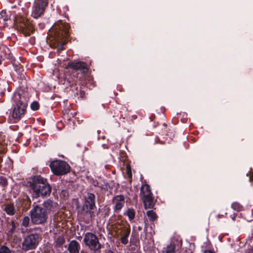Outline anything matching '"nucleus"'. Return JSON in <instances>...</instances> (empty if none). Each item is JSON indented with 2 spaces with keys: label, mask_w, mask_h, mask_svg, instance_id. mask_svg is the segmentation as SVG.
Returning a JSON list of instances; mask_svg holds the SVG:
<instances>
[{
  "label": "nucleus",
  "mask_w": 253,
  "mask_h": 253,
  "mask_svg": "<svg viewBox=\"0 0 253 253\" xmlns=\"http://www.w3.org/2000/svg\"><path fill=\"white\" fill-rule=\"evenodd\" d=\"M31 109L33 111H37L40 108V104L38 101H33L30 105Z\"/></svg>",
  "instance_id": "cd10ccee"
},
{
  "label": "nucleus",
  "mask_w": 253,
  "mask_h": 253,
  "mask_svg": "<svg viewBox=\"0 0 253 253\" xmlns=\"http://www.w3.org/2000/svg\"><path fill=\"white\" fill-rule=\"evenodd\" d=\"M84 242L91 251L100 252L101 245L98 237L94 234L91 232L86 233L84 238Z\"/></svg>",
  "instance_id": "1a4fd4ad"
},
{
  "label": "nucleus",
  "mask_w": 253,
  "mask_h": 253,
  "mask_svg": "<svg viewBox=\"0 0 253 253\" xmlns=\"http://www.w3.org/2000/svg\"><path fill=\"white\" fill-rule=\"evenodd\" d=\"M105 212L104 213V215L105 216H108L110 214L111 209L110 208L108 207L105 210Z\"/></svg>",
  "instance_id": "7c9ffc66"
},
{
  "label": "nucleus",
  "mask_w": 253,
  "mask_h": 253,
  "mask_svg": "<svg viewBox=\"0 0 253 253\" xmlns=\"http://www.w3.org/2000/svg\"><path fill=\"white\" fill-rule=\"evenodd\" d=\"M126 172L128 177H131V173L130 168L128 167H126Z\"/></svg>",
  "instance_id": "473e14b6"
},
{
  "label": "nucleus",
  "mask_w": 253,
  "mask_h": 253,
  "mask_svg": "<svg viewBox=\"0 0 253 253\" xmlns=\"http://www.w3.org/2000/svg\"><path fill=\"white\" fill-rule=\"evenodd\" d=\"M203 253H214L213 252H212L210 250H206L204 251Z\"/></svg>",
  "instance_id": "4c0bfd02"
},
{
  "label": "nucleus",
  "mask_w": 253,
  "mask_h": 253,
  "mask_svg": "<svg viewBox=\"0 0 253 253\" xmlns=\"http://www.w3.org/2000/svg\"><path fill=\"white\" fill-rule=\"evenodd\" d=\"M249 253H253V246H250L249 248Z\"/></svg>",
  "instance_id": "f704fd0d"
},
{
  "label": "nucleus",
  "mask_w": 253,
  "mask_h": 253,
  "mask_svg": "<svg viewBox=\"0 0 253 253\" xmlns=\"http://www.w3.org/2000/svg\"><path fill=\"white\" fill-rule=\"evenodd\" d=\"M107 253H115L113 251L111 250H109L107 252Z\"/></svg>",
  "instance_id": "c03bdc74"
},
{
  "label": "nucleus",
  "mask_w": 253,
  "mask_h": 253,
  "mask_svg": "<svg viewBox=\"0 0 253 253\" xmlns=\"http://www.w3.org/2000/svg\"><path fill=\"white\" fill-rule=\"evenodd\" d=\"M7 184L8 182L6 178L3 176H0V186L4 188Z\"/></svg>",
  "instance_id": "bb28decb"
},
{
  "label": "nucleus",
  "mask_w": 253,
  "mask_h": 253,
  "mask_svg": "<svg viewBox=\"0 0 253 253\" xmlns=\"http://www.w3.org/2000/svg\"><path fill=\"white\" fill-rule=\"evenodd\" d=\"M7 16H6V17H5V18H3V20H7Z\"/></svg>",
  "instance_id": "09e8293b"
},
{
  "label": "nucleus",
  "mask_w": 253,
  "mask_h": 253,
  "mask_svg": "<svg viewBox=\"0 0 253 253\" xmlns=\"http://www.w3.org/2000/svg\"><path fill=\"white\" fill-rule=\"evenodd\" d=\"M99 188L105 191H108L109 190H110V193H111V190L113 189V187L111 186L108 182H104L103 183L100 184V186H99Z\"/></svg>",
  "instance_id": "4be33fe9"
},
{
  "label": "nucleus",
  "mask_w": 253,
  "mask_h": 253,
  "mask_svg": "<svg viewBox=\"0 0 253 253\" xmlns=\"http://www.w3.org/2000/svg\"><path fill=\"white\" fill-rule=\"evenodd\" d=\"M100 184L101 183H99L98 181H96L94 184V187H99V186H100Z\"/></svg>",
  "instance_id": "c9c22d12"
},
{
  "label": "nucleus",
  "mask_w": 253,
  "mask_h": 253,
  "mask_svg": "<svg viewBox=\"0 0 253 253\" xmlns=\"http://www.w3.org/2000/svg\"><path fill=\"white\" fill-rule=\"evenodd\" d=\"M30 223V217L28 216H24L22 220L21 225L24 227L29 226Z\"/></svg>",
  "instance_id": "393cba45"
},
{
  "label": "nucleus",
  "mask_w": 253,
  "mask_h": 253,
  "mask_svg": "<svg viewBox=\"0 0 253 253\" xmlns=\"http://www.w3.org/2000/svg\"><path fill=\"white\" fill-rule=\"evenodd\" d=\"M146 214L149 218V220L150 221H154L157 220L158 216L157 215L155 212L153 210H149L147 211Z\"/></svg>",
  "instance_id": "412c9836"
},
{
  "label": "nucleus",
  "mask_w": 253,
  "mask_h": 253,
  "mask_svg": "<svg viewBox=\"0 0 253 253\" xmlns=\"http://www.w3.org/2000/svg\"><path fill=\"white\" fill-rule=\"evenodd\" d=\"M49 167L53 173L57 176L66 174L70 172L71 169L70 166L67 162L61 160L52 161Z\"/></svg>",
  "instance_id": "6e6552de"
},
{
  "label": "nucleus",
  "mask_w": 253,
  "mask_h": 253,
  "mask_svg": "<svg viewBox=\"0 0 253 253\" xmlns=\"http://www.w3.org/2000/svg\"><path fill=\"white\" fill-rule=\"evenodd\" d=\"M33 199L40 197L44 198L49 196L52 191V187L48 180L40 175L31 176L28 182Z\"/></svg>",
  "instance_id": "f03ea898"
},
{
  "label": "nucleus",
  "mask_w": 253,
  "mask_h": 253,
  "mask_svg": "<svg viewBox=\"0 0 253 253\" xmlns=\"http://www.w3.org/2000/svg\"><path fill=\"white\" fill-rule=\"evenodd\" d=\"M68 66L75 71L72 73L73 77L71 75L66 77L70 86L76 84L78 79L79 80L83 79L88 71L87 64L83 61L71 62L68 63Z\"/></svg>",
  "instance_id": "39448f33"
},
{
  "label": "nucleus",
  "mask_w": 253,
  "mask_h": 253,
  "mask_svg": "<svg viewBox=\"0 0 253 253\" xmlns=\"http://www.w3.org/2000/svg\"><path fill=\"white\" fill-rule=\"evenodd\" d=\"M130 233V225L128 224L126 225H124L121 228L120 241L122 244L124 245H126L128 242V237L129 236Z\"/></svg>",
  "instance_id": "ddd939ff"
},
{
  "label": "nucleus",
  "mask_w": 253,
  "mask_h": 253,
  "mask_svg": "<svg viewBox=\"0 0 253 253\" xmlns=\"http://www.w3.org/2000/svg\"><path fill=\"white\" fill-rule=\"evenodd\" d=\"M0 253H11V251L8 247L2 245L0 247Z\"/></svg>",
  "instance_id": "c85d7f7f"
},
{
  "label": "nucleus",
  "mask_w": 253,
  "mask_h": 253,
  "mask_svg": "<svg viewBox=\"0 0 253 253\" xmlns=\"http://www.w3.org/2000/svg\"><path fill=\"white\" fill-rule=\"evenodd\" d=\"M77 94L82 98H84L85 96V92L84 90H80L79 93H77Z\"/></svg>",
  "instance_id": "c756f323"
},
{
  "label": "nucleus",
  "mask_w": 253,
  "mask_h": 253,
  "mask_svg": "<svg viewBox=\"0 0 253 253\" xmlns=\"http://www.w3.org/2000/svg\"><path fill=\"white\" fill-rule=\"evenodd\" d=\"M5 152V147L3 146H1V149H0V153H4Z\"/></svg>",
  "instance_id": "72a5a7b5"
},
{
  "label": "nucleus",
  "mask_w": 253,
  "mask_h": 253,
  "mask_svg": "<svg viewBox=\"0 0 253 253\" xmlns=\"http://www.w3.org/2000/svg\"><path fill=\"white\" fill-rule=\"evenodd\" d=\"M96 209L95 195L92 193H87L84 196V203L80 211V214L84 216L89 215L90 218H93L95 216L94 210Z\"/></svg>",
  "instance_id": "423d86ee"
},
{
  "label": "nucleus",
  "mask_w": 253,
  "mask_h": 253,
  "mask_svg": "<svg viewBox=\"0 0 253 253\" xmlns=\"http://www.w3.org/2000/svg\"><path fill=\"white\" fill-rule=\"evenodd\" d=\"M39 234H31L27 236L22 243V249L25 251L35 249L40 241Z\"/></svg>",
  "instance_id": "9d476101"
},
{
  "label": "nucleus",
  "mask_w": 253,
  "mask_h": 253,
  "mask_svg": "<svg viewBox=\"0 0 253 253\" xmlns=\"http://www.w3.org/2000/svg\"><path fill=\"white\" fill-rule=\"evenodd\" d=\"M252 238H253V237H252V238L250 239V240H252Z\"/></svg>",
  "instance_id": "603ef678"
},
{
  "label": "nucleus",
  "mask_w": 253,
  "mask_h": 253,
  "mask_svg": "<svg viewBox=\"0 0 253 253\" xmlns=\"http://www.w3.org/2000/svg\"><path fill=\"white\" fill-rule=\"evenodd\" d=\"M29 97L28 93H18L15 96L14 104L12 108L11 117L14 122L16 123L24 118L27 113Z\"/></svg>",
  "instance_id": "20e7f679"
},
{
  "label": "nucleus",
  "mask_w": 253,
  "mask_h": 253,
  "mask_svg": "<svg viewBox=\"0 0 253 253\" xmlns=\"http://www.w3.org/2000/svg\"><path fill=\"white\" fill-rule=\"evenodd\" d=\"M7 58H11V55H10V53L8 54V56Z\"/></svg>",
  "instance_id": "49530a36"
},
{
  "label": "nucleus",
  "mask_w": 253,
  "mask_h": 253,
  "mask_svg": "<svg viewBox=\"0 0 253 253\" xmlns=\"http://www.w3.org/2000/svg\"><path fill=\"white\" fill-rule=\"evenodd\" d=\"M53 201L49 199L45 200L42 205H36L34 203L30 211L32 223L35 225H42L46 222L48 214L53 208Z\"/></svg>",
  "instance_id": "7ed1b4c3"
},
{
  "label": "nucleus",
  "mask_w": 253,
  "mask_h": 253,
  "mask_svg": "<svg viewBox=\"0 0 253 253\" xmlns=\"http://www.w3.org/2000/svg\"><path fill=\"white\" fill-rule=\"evenodd\" d=\"M81 247L80 244L76 240H72L68 247L70 253H79Z\"/></svg>",
  "instance_id": "2eb2a0df"
},
{
  "label": "nucleus",
  "mask_w": 253,
  "mask_h": 253,
  "mask_svg": "<svg viewBox=\"0 0 253 253\" xmlns=\"http://www.w3.org/2000/svg\"><path fill=\"white\" fill-rule=\"evenodd\" d=\"M31 205V201L27 195H25L21 201V206L25 209H28Z\"/></svg>",
  "instance_id": "f3484780"
},
{
  "label": "nucleus",
  "mask_w": 253,
  "mask_h": 253,
  "mask_svg": "<svg viewBox=\"0 0 253 253\" xmlns=\"http://www.w3.org/2000/svg\"><path fill=\"white\" fill-rule=\"evenodd\" d=\"M252 238H253V237H252V238L250 239V240H252Z\"/></svg>",
  "instance_id": "864d4df0"
},
{
  "label": "nucleus",
  "mask_w": 253,
  "mask_h": 253,
  "mask_svg": "<svg viewBox=\"0 0 253 253\" xmlns=\"http://www.w3.org/2000/svg\"><path fill=\"white\" fill-rule=\"evenodd\" d=\"M231 208L235 211H241L242 210L243 207L237 202H234L231 205Z\"/></svg>",
  "instance_id": "a878e982"
},
{
  "label": "nucleus",
  "mask_w": 253,
  "mask_h": 253,
  "mask_svg": "<svg viewBox=\"0 0 253 253\" xmlns=\"http://www.w3.org/2000/svg\"><path fill=\"white\" fill-rule=\"evenodd\" d=\"M161 253H176L175 244L171 242L166 247L163 248Z\"/></svg>",
  "instance_id": "a211bd4d"
},
{
  "label": "nucleus",
  "mask_w": 253,
  "mask_h": 253,
  "mask_svg": "<svg viewBox=\"0 0 253 253\" xmlns=\"http://www.w3.org/2000/svg\"><path fill=\"white\" fill-rule=\"evenodd\" d=\"M137 229H138V231H141V230L142 229V227H141V226H139L137 227Z\"/></svg>",
  "instance_id": "37998d69"
},
{
  "label": "nucleus",
  "mask_w": 253,
  "mask_h": 253,
  "mask_svg": "<svg viewBox=\"0 0 253 253\" xmlns=\"http://www.w3.org/2000/svg\"><path fill=\"white\" fill-rule=\"evenodd\" d=\"M2 162V158L1 156H0V168L1 167V163Z\"/></svg>",
  "instance_id": "79ce46f5"
},
{
  "label": "nucleus",
  "mask_w": 253,
  "mask_h": 253,
  "mask_svg": "<svg viewBox=\"0 0 253 253\" xmlns=\"http://www.w3.org/2000/svg\"><path fill=\"white\" fill-rule=\"evenodd\" d=\"M236 214H237L234 213L233 214L231 215H230L231 218L233 220H234L235 219Z\"/></svg>",
  "instance_id": "e433bc0d"
},
{
  "label": "nucleus",
  "mask_w": 253,
  "mask_h": 253,
  "mask_svg": "<svg viewBox=\"0 0 253 253\" xmlns=\"http://www.w3.org/2000/svg\"><path fill=\"white\" fill-rule=\"evenodd\" d=\"M65 240L62 236H59L56 241V245L58 247H61L65 243Z\"/></svg>",
  "instance_id": "b1692460"
},
{
  "label": "nucleus",
  "mask_w": 253,
  "mask_h": 253,
  "mask_svg": "<svg viewBox=\"0 0 253 253\" xmlns=\"http://www.w3.org/2000/svg\"><path fill=\"white\" fill-rule=\"evenodd\" d=\"M124 215H127L129 220L131 221L135 218V211L133 208H128L124 213Z\"/></svg>",
  "instance_id": "aec40b11"
},
{
  "label": "nucleus",
  "mask_w": 253,
  "mask_h": 253,
  "mask_svg": "<svg viewBox=\"0 0 253 253\" xmlns=\"http://www.w3.org/2000/svg\"><path fill=\"white\" fill-rule=\"evenodd\" d=\"M224 216V215L223 214H218L217 215V218H222Z\"/></svg>",
  "instance_id": "ea45409f"
},
{
  "label": "nucleus",
  "mask_w": 253,
  "mask_h": 253,
  "mask_svg": "<svg viewBox=\"0 0 253 253\" xmlns=\"http://www.w3.org/2000/svg\"><path fill=\"white\" fill-rule=\"evenodd\" d=\"M181 121L182 123H185L187 122V119H186V118L182 119H181Z\"/></svg>",
  "instance_id": "a19ab883"
},
{
  "label": "nucleus",
  "mask_w": 253,
  "mask_h": 253,
  "mask_svg": "<svg viewBox=\"0 0 253 253\" xmlns=\"http://www.w3.org/2000/svg\"><path fill=\"white\" fill-rule=\"evenodd\" d=\"M48 4V0H35L33 6L31 16L38 18L42 15Z\"/></svg>",
  "instance_id": "9b49d317"
},
{
  "label": "nucleus",
  "mask_w": 253,
  "mask_h": 253,
  "mask_svg": "<svg viewBox=\"0 0 253 253\" xmlns=\"http://www.w3.org/2000/svg\"><path fill=\"white\" fill-rule=\"evenodd\" d=\"M5 14H6L5 11H3V10H2L0 13V14L2 16H4V15Z\"/></svg>",
  "instance_id": "58836bf2"
},
{
  "label": "nucleus",
  "mask_w": 253,
  "mask_h": 253,
  "mask_svg": "<svg viewBox=\"0 0 253 253\" xmlns=\"http://www.w3.org/2000/svg\"><path fill=\"white\" fill-rule=\"evenodd\" d=\"M81 253H85V252H84L83 251H81Z\"/></svg>",
  "instance_id": "8fccbe9b"
},
{
  "label": "nucleus",
  "mask_w": 253,
  "mask_h": 253,
  "mask_svg": "<svg viewBox=\"0 0 253 253\" xmlns=\"http://www.w3.org/2000/svg\"><path fill=\"white\" fill-rule=\"evenodd\" d=\"M4 211L9 215H13L15 213V207L13 204H10L6 205Z\"/></svg>",
  "instance_id": "6ab92c4d"
},
{
  "label": "nucleus",
  "mask_w": 253,
  "mask_h": 253,
  "mask_svg": "<svg viewBox=\"0 0 253 253\" xmlns=\"http://www.w3.org/2000/svg\"><path fill=\"white\" fill-rule=\"evenodd\" d=\"M70 28L68 23L59 20L49 30L50 36L52 38V47L57 48L58 54L65 49L64 46L67 43L70 36Z\"/></svg>",
  "instance_id": "f257e3e1"
},
{
  "label": "nucleus",
  "mask_w": 253,
  "mask_h": 253,
  "mask_svg": "<svg viewBox=\"0 0 253 253\" xmlns=\"http://www.w3.org/2000/svg\"><path fill=\"white\" fill-rule=\"evenodd\" d=\"M252 238H253V237H252V238L250 239V240H252Z\"/></svg>",
  "instance_id": "5fc2aeb1"
},
{
  "label": "nucleus",
  "mask_w": 253,
  "mask_h": 253,
  "mask_svg": "<svg viewBox=\"0 0 253 253\" xmlns=\"http://www.w3.org/2000/svg\"><path fill=\"white\" fill-rule=\"evenodd\" d=\"M187 116V114H186V113H183V116L184 117V116Z\"/></svg>",
  "instance_id": "de8ad7c7"
},
{
  "label": "nucleus",
  "mask_w": 253,
  "mask_h": 253,
  "mask_svg": "<svg viewBox=\"0 0 253 253\" xmlns=\"http://www.w3.org/2000/svg\"><path fill=\"white\" fill-rule=\"evenodd\" d=\"M6 50H7V51H5V52H7H7H10V50H9V48H6Z\"/></svg>",
  "instance_id": "a18cd8bd"
},
{
  "label": "nucleus",
  "mask_w": 253,
  "mask_h": 253,
  "mask_svg": "<svg viewBox=\"0 0 253 253\" xmlns=\"http://www.w3.org/2000/svg\"><path fill=\"white\" fill-rule=\"evenodd\" d=\"M153 196L150 186L147 184H142L140 188V197L141 198L151 197Z\"/></svg>",
  "instance_id": "4468645a"
},
{
  "label": "nucleus",
  "mask_w": 253,
  "mask_h": 253,
  "mask_svg": "<svg viewBox=\"0 0 253 253\" xmlns=\"http://www.w3.org/2000/svg\"><path fill=\"white\" fill-rule=\"evenodd\" d=\"M14 23L17 30L23 34L25 37L30 36L35 31L32 23L22 16L15 17Z\"/></svg>",
  "instance_id": "0eeeda50"
},
{
  "label": "nucleus",
  "mask_w": 253,
  "mask_h": 253,
  "mask_svg": "<svg viewBox=\"0 0 253 253\" xmlns=\"http://www.w3.org/2000/svg\"><path fill=\"white\" fill-rule=\"evenodd\" d=\"M9 224L11 226V228L9 230L7 234L12 236L15 232L16 226L14 220H12Z\"/></svg>",
  "instance_id": "5701e85b"
},
{
  "label": "nucleus",
  "mask_w": 253,
  "mask_h": 253,
  "mask_svg": "<svg viewBox=\"0 0 253 253\" xmlns=\"http://www.w3.org/2000/svg\"><path fill=\"white\" fill-rule=\"evenodd\" d=\"M112 203L113 204V211L115 213H119L125 204V198L123 195H117L112 199Z\"/></svg>",
  "instance_id": "f8f14e48"
},
{
  "label": "nucleus",
  "mask_w": 253,
  "mask_h": 253,
  "mask_svg": "<svg viewBox=\"0 0 253 253\" xmlns=\"http://www.w3.org/2000/svg\"><path fill=\"white\" fill-rule=\"evenodd\" d=\"M1 63H2V61H1V59H0V65H1Z\"/></svg>",
  "instance_id": "3c124183"
},
{
  "label": "nucleus",
  "mask_w": 253,
  "mask_h": 253,
  "mask_svg": "<svg viewBox=\"0 0 253 253\" xmlns=\"http://www.w3.org/2000/svg\"><path fill=\"white\" fill-rule=\"evenodd\" d=\"M45 25L43 23H40L38 24V27L40 30H42L44 28Z\"/></svg>",
  "instance_id": "2f4dec72"
},
{
  "label": "nucleus",
  "mask_w": 253,
  "mask_h": 253,
  "mask_svg": "<svg viewBox=\"0 0 253 253\" xmlns=\"http://www.w3.org/2000/svg\"><path fill=\"white\" fill-rule=\"evenodd\" d=\"M145 209H152L155 206V202L153 196L145 198L142 199Z\"/></svg>",
  "instance_id": "dca6fc26"
}]
</instances>
